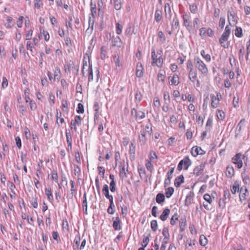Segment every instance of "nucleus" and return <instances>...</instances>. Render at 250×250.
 <instances>
[{
    "instance_id": "f704fd0d",
    "label": "nucleus",
    "mask_w": 250,
    "mask_h": 250,
    "mask_svg": "<svg viewBox=\"0 0 250 250\" xmlns=\"http://www.w3.org/2000/svg\"><path fill=\"white\" fill-rule=\"evenodd\" d=\"M179 215L177 213H174V214L171 217L170 221V224L172 226H174L176 223V221L178 220Z\"/></svg>"
},
{
    "instance_id": "9b49d317",
    "label": "nucleus",
    "mask_w": 250,
    "mask_h": 250,
    "mask_svg": "<svg viewBox=\"0 0 250 250\" xmlns=\"http://www.w3.org/2000/svg\"><path fill=\"white\" fill-rule=\"evenodd\" d=\"M229 38V36L222 34L221 38L219 39L220 44L225 48H228L229 45V42H227L225 43V42L228 40Z\"/></svg>"
},
{
    "instance_id": "39448f33",
    "label": "nucleus",
    "mask_w": 250,
    "mask_h": 250,
    "mask_svg": "<svg viewBox=\"0 0 250 250\" xmlns=\"http://www.w3.org/2000/svg\"><path fill=\"white\" fill-rule=\"evenodd\" d=\"M228 17L229 24L230 26H234L237 22L238 17L230 11H228Z\"/></svg>"
},
{
    "instance_id": "a19ab883",
    "label": "nucleus",
    "mask_w": 250,
    "mask_h": 250,
    "mask_svg": "<svg viewBox=\"0 0 250 250\" xmlns=\"http://www.w3.org/2000/svg\"><path fill=\"white\" fill-rule=\"evenodd\" d=\"M90 10H91V14L92 16L94 18L95 17V14L96 13V6L95 3H93L92 2H90Z\"/></svg>"
},
{
    "instance_id": "c9c22d12",
    "label": "nucleus",
    "mask_w": 250,
    "mask_h": 250,
    "mask_svg": "<svg viewBox=\"0 0 250 250\" xmlns=\"http://www.w3.org/2000/svg\"><path fill=\"white\" fill-rule=\"evenodd\" d=\"M174 192V188L172 187H169L166 189V196L167 198H170Z\"/></svg>"
},
{
    "instance_id": "1a4fd4ad",
    "label": "nucleus",
    "mask_w": 250,
    "mask_h": 250,
    "mask_svg": "<svg viewBox=\"0 0 250 250\" xmlns=\"http://www.w3.org/2000/svg\"><path fill=\"white\" fill-rule=\"evenodd\" d=\"M206 164L205 163H202L200 165L196 167L193 169V173L196 176H198L203 172L205 168Z\"/></svg>"
},
{
    "instance_id": "603ef678",
    "label": "nucleus",
    "mask_w": 250,
    "mask_h": 250,
    "mask_svg": "<svg viewBox=\"0 0 250 250\" xmlns=\"http://www.w3.org/2000/svg\"><path fill=\"white\" fill-rule=\"evenodd\" d=\"M149 158L151 161H153L154 160H157L158 158L156 153L153 151L150 152Z\"/></svg>"
},
{
    "instance_id": "c85d7f7f",
    "label": "nucleus",
    "mask_w": 250,
    "mask_h": 250,
    "mask_svg": "<svg viewBox=\"0 0 250 250\" xmlns=\"http://www.w3.org/2000/svg\"><path fill=\"white\" fill-rule=\"evenodd\" d=\"M113 59L116 65V69H117V67L122 66V63L120 62V57L118 54H114Z\"/></svg>"
},
{
    "instance_id": "de8ad7c7",
    "label": "nucleus",
    "mask_w": 250,
    "mask_h": 250,
    "mask_svg": "<svg viewBox=\"0 0 250 250\" xmlns=\"http://www.w3.org/2000/svg\"><path fill=\"white\" fill-rule=\"evenodd\" d=\"M162 234L164 237H166V239H169V234L168 231V229L167 227H165L162 231Z\"/></svg>"
},
{
    "instance_id": "58836bf2",
    "label": "nucleus",
    "mask_w": 250,
    "mask_h": 250,
    "mask_svg": "<svg viewBox=\"0 0 250 250\" xmlns=\"http://www.w3.org/2000/svg\"><path fill=\"white\" fill-rule=\"evenodd\" d=\"M199 243L200 244L203 246H205L207 244V239L204 235H202L200 236Z\"/></svg>"
},
{
    "instance_id": "bf43d9fd",
    "label": "nucleus",
    "mask_w": 250,
    "mask_h": 250,
    "mask_svg": "<svg viewBox=\"0 0 250 250\" xmlns=\"http://www.w3.org/2000/svg\"><path fill=\"white\" fill-rule=\"evenodd\" d=\"M51 178L55 180L56 183L58 182V175L55 170H53L51 172Z\"/></svg>"
},
{
    "instance_id": "49530a36",
    "label": "nucleus",
    "mask_w": 250,
    "mask_h": 250,
    "mask_svg": "<svg viewBox=\"0 0 250 250\" xmlns=\"http://www.w3.org/2000/svg\"><path fill=\"white\" fill-rule=\"evenodd\" d=\"M106 50L105 47L103 46L101 48V58L102 60H104L106 57Z\"/></svg>"
},
{
    "instance_id": "7c9ffc66",
    "label": "nucleus",
    "mask_w": 250,
    "mask_h": 250,
    "mask_svg": "<svg viewBox=\"0 0 250 250\" xmlns=\"http://www.w3.org/2000/svg\"><path fill=\"white\" fill-rule=\"evenodd\" d=\"M88 83L93 81V70H92V64L89 63L88 68Z\"/></svg>"
},
{
    "instance_id": "6ab92c4d",
    "label": "nucleus",
    "mask_w": 250,
    "mask_h": 250,
    "mask_svg": "<svg viewBox=\"0 0 250 250\" xmlns=\"http://www.w3.org/2000/svg\"><path fill=\"white\" fill-rule=\"evenodd\" d=\"M155 20L156 22H160L162 19V8L160 9H157L155 12V16H154Z\"/></svg>"
},
{
    "instance_id": "4468645a",
    "label": "nucleus",
    "mask_w": 250,
    "mask_h": 250,
    "mask_svg": "<svg viewBox=\"0 0 250 250\" xmlns=\"http://www.w3.org/2000/svg\"><path fill=\"white\" fill-rule=\"evenodd\" d=\"M102 191L103 194L104 195L105 197L109 200V201H111L112 199H113V196L109 194V188L107 185L104 184L103 186Z\"/></svg>"
},
{
    "instance_id": "412c9836",
    "label": "nucleus",
    "mask_w": 250,
    "mask_h": 250,
    "mask_svg": "<svg viewBox=\"0 0 250 250\" xmlns=\"http://www.w3.org/2000/svg\"><path fill=\"white\" fill-rule=\"evenodd\" d=\"M110 2L114 5L116 10H119L122 8V0H110Z\"/></svg>"
},
{
    "instance_id": "4d7b16f0",
    "label": "nucleus",
    "mask_w": 250,
    "mask_h": 250,
    "mask_svg": "<svg viewBox=\"0 0 250 250\" xmlns=\"http://www.w3.org/2000/svg\"><path fill=\"white\" fill-rule=\"evenodd\" d=\"M146 167L148 170L150 171V172L152 171L153 168L150 161L146 160Z\"/></svg>"
},
{
    "instance_id": "20e7f679",
    "label": "nucleus",
    "mask_w": 250,
    "mask_h": 250,
    "mask_svg": "<svg viewBox=\"0 0 250 250\" xmlns=\"http://www.w3.org/2000/svg\"><path fill=\"white\" fill-rule=\"evenodd\" d=\"M211 99V106L213 108H216L218 106L219 101L221 99V95L220 93H217L216 96L214 94L210 95Z\"/></svg>"
},
{
    "instance_id": "8fccbe9b",
    "label": "nucleus",
    "mask_w": 250,
    "mask_h": 250,
    "mask_svg": "<svg viewBox=\"0 0 250 250\" xmlns=\"http://www.w3.org/2000/svg\"><path fill=\"white\" fill-rule=\"evenodd\" d=\"M235 35L238 38L241 37L243 35L242 28L237 27L235 31Z\"/></svg>"
},
{
    "instance_id": "09e8293b",
    "label": "nucleus",
    "mask_w": 250,
    "mask_h": 250,
    "mask_svg": "<svg viewBox=\"0 0 250 250\" xmlns=\"http://www.w3.org/2000/svg\"><path fill=\"white\" fill-rule=\"evenodd\" d=\"M150 226L151 229L154 231H156L158 228V224L156 220H153L151 221L150 223Z\"/></svg>"
},
{
    "instance_id": "13d9d810",
    "label": "nucleus",
    "mask_w": 250,
    "mask_h": 250,
    "mask_svg": "<svg viewBox=\"0 0 250 250\" xmlns=\"http://www.w3.org/2000/svg\"><path fill=\"white\" fill-rule=\"evenodd\" d=\"M230 32H231V28H230L229 25H227L225 27V31L223 32V34L229 37Z\"/></svg>"
},
{
    "instance_id": "bb28decb",
    "label": "nucleus",
    "mask_w": 250,
    "mask_h": 250,
    "mask_svg": "<svg viewBox=\"0 0 250 250\" xmlns=\"http://www.w3.org/2000/svg\"><path fill=\"white\" fill-rule=\"evenodd\" d=\"M182 161L184 166V169L187 170L188 167L191 165L190 160L188 156H186Z\"/></svg>"
},
{
    "instance_id": "3c124183",
    "label": "nucleus",
    "mask_w": 250,
    "mask_h": 250,
    "mask_svg": "<svg viewBox=\"0 0 250 250\" xmlns=\"http://www.w3.org/2000/svg\"><path fill=\"white\" fill-rule=\"evenodd\" d=\"M216 116L218 119L220 120H223L225 116V113L221 110H218Z\"/></svg>"
},
{
    "instance_id": "0e129e2a",
    "label": "nucleus",
    "mask_w": 250,
    "mask_h": 250,
    "mask_svg": "<svg viewBox=\"0 0 250 250\" xmlns=\"http://www.w3.org/2000/svg\"><path fill=\"white\" fill-rule=\"evenodd\" d=\"M52 234L53 239L56 240L58 243L60 240V238L58 232L53 231Z\"/></svg>"
},
{
    "instance_id": "c756f323",
    "label": "nucleus",
    "mask_w": 250,
    "mask_h": 250,
    "mask_svg": "<svg viewBox=\"0 0 250 250\" xmlns=\"http://www.w3.org/2000/svg\"><path fill=\"white\" fill-rule=\"evenodd\" d=\"M81 241V237L79 234L77 235L74 239V242L75 245L73 246L74 250H78L79 247V243Z\"/></svg>"
},
{
    "instance_id": "a211bd4d",
    "label": "nucleus",
    "mask_w": 250,
    "mask_h": 250,
    "mask_svg": "<svg viewBox=\"0 0 250 250\" xmlns=\"http://www.w3.org/2000/svg\"><path fill=\"white\" fill-rule=\"evenodd\" d=\"M139 140L141 146L144 145L146 144V133L144 130L141 131L140 134L139 135Z\"/></svg>"
},
{
    "instance_id": "ddd939ff",
    "label": "nucleus",
    "mask_w": 250,
    "mask_h": 250,
    "mask_svg": "<svg viewBox=\"0 0 250 250\" xmlns=\"http://www.w3.org/2000/svg\"><path fill=\"white\" fill-rule=\"evenodd\" d=\"M144 67L141 62H138L136 65V75L138 78L143 77Z\"/></svg>"
},
{
    "instance_id": "052dcab7",
    "label": "nucleus",
    "mask_w": 250,
    "mask_h": 250,
    "mask_svg": "<svg viewBox=\"0 0 250 250\" xmlns=\"http://www.w3.org/2000/svg\"><path fill=\"white\" fill-rule=\"evenodd\" d=\"M197 6L195 4H192L189 6V10L192 13L195 14L197 11Z\"/></svg>"
},
{
    "instance_id": "e2e57ef3",
    "label": "nucleus",
    "mask_w": 250,
    "mask_h": 250,
    "mask_svg": "<svg viewBox=\"0 0 250 250\" xmlns=\"http://www.w3.org/2000/svg\"><path fill=\"white\" fill-rule=\"evenodd\" d=\"M77 112L78 113H83L84 112L83 105L82 104L79 103L78 104Z\"/></svg>"
},
{
    "instance_id": "338daca9",
    "label": "nucleus",
    "mask_w": 250,
    "mask_h": 250,
    "mask_svg": "<svg viewBox=\"0 0 250 250\" xmlns=\"http://www.w3.org/2000/svg\"><path fill=\"white\" fill-rule=\"evenodd\" d=\"M42 5V0H34V7L37 9Z\"/></svg>"
},
{
    "instance_id": "4be33fe9",
    "label": "nucleus",
    "mask_w": 250,
    "mask_h": 250,
    "mask_svg": "<svg viewBox=\"0 0 250 250\" xmlns=\"http://www.w3.org/2000/svg\"><path fill=\"white\" fill-rule=\"evenodd\" d=\"M61 77V72L60 68L58 67H55L54 71V78L53 81H55L56 80L59 81Z\"/></svg>"
},
{
    "instance_id": "423d86ee",
    "label": "nucleus",
    "mask_w": 250,
    "mask_h": 250,
    "mask_svg": "<svg viewBox=\"0 0 250 250\" xmlns=\"http://www.w3.org/2000/svg\"><path fill=\"white\" fill-rule=\"evenodd\" d=\"M183 24L186 27L187 30L190 32L192 26L190 25V21L189 19V16L186 14L183 15Z\"/></svg>"
},
{
    "instance_id": "aec40b11",
    "label": "nucleus",
    "mask_w": 250,
    "mask_h": 250,
    "mask_svg": "<svg viewBox=\"0 0 250 250\" xmlns=\"http://www.w3.org/2000/svg\"><path fill=\"white\" fill-rule=\"evenodd\" d=\"M184 182V177L183 175H181L177 177L174 181V185L176 187H179Z\"/></svg>"
},
{
    "instance_id": "9d476101",
    "label": "nucleus",
    "mask_w": 250,
    "mask_h": 250,
    "mask_svg": "<svg viewBox=\"0 0 250 250\" xmlns=\"http://www.w3.org/2000/svg\"><path fill=\"white\" fill-rule=\"evenodd\" d=\"M113 227L115 230H119L122 229V222L119 216L113 218Z\"/></svg>"
},
{
    "instance_id": "f03ea898",
    "label": "nucleus",
    "mask_w": 250,
    "mask_h": 250,
    "mask_svg": "<svg viewBox=\"0 0 250 250\" xmlns=\"http://www.w3.org/2000/svg\"><path fill=\"white\" fill-rule=\"evenodd\" d=\"M151 65L153 66H157L159 68H162L163 64L162 58L157 57L156 54L155 50L154 48L151 49Z\"/></svg>"
},
{
    "instance_id": "b1692460",
    "label": "nucleus",
    "mask_w": 250,
    "mask_h": 250,
    "mask_svg": "<svg viewBox=\"0 0 250 250\" xmlns=\"http://www.w3.org/2000/svg\"><path fill=\"white\" fill-rule=\"evenodd\" d=\"M188 77L189 80L193 83L196 80L197 74L194 70H189L188 72Z\"/></svg>"
},
{
    "instance_id": "a18cd8bd",
    "label": "nucleus",
    "mask_w": 250,
    "mask_h": 250,
    "mask_svg": "<svg viewBox=\"0 0 250 250\" xmlns=\"http://www.w3.org/2000/svg\"><path fill=\"white\" fill-rule=\"evenodd\" d=\"M83 208H85V214H87V203L86 200V193L85 192L84 193L83 196Z\"/></svg>"
},
{
    "instance_id": "c03bdc74",
    "label": "nucleus",
    "mask_w": 250,
    "mask_h": 250,
    "mask_svg": "<svg viewBox=\"0 0 250 250\" xmlns=\"http://www.w3.org/2000/svg\"><path fill=\"white\" fill-rule=\"evenodd\" d=\"M142 99V95L140 91L137 90L135 95V100L136 102L139 103Z\"/></svg>"
},
{
    "instance_id": "79ce46f5",
    "label": "nucleus",
    "mask_w": 250,
    "mask_h": 250,
    "mask_svg": "<svg viewBox=\"0 0 250 250\" xmlns=\"http://www.w3.org/2000/svg\"><path fill=\"white\" fill-rule=\"evenodd\" d=\"M135 146L132 143L129 146V154L130 155L132 156V157L134 156V154H135Z\"/></svg>"
},
{
    "instance_id": "72a5a7b5",
    "label": "nucleus",
    "mask_w": 250,
    "mask_h": 250,
    "mask_svg": "<svg viewBox=\"0 0 250 250\" xmlns=\"http://www.w3.org/2000/svg\"><path fill=\"white\" fill-rule=\"evenodd\" d=\"M179 78L177 75H174L170 81L171 83V84L177 85L179 83Z\"/></svg>"
},
{
    "instance_id": "cd10ccee",
    "label": "nucleus",
    "mask_w": 250,
    "mask_h": 250,
    "mask_svg": "<svg viewBox=\"0 0 250 250\" xmlns=\"http://www.w3.org/2000/svg\"><path fill=\"white\" fill-rule=\"evenodd\" d=\"M171 26L172 29H177L179 26V20L177 17L176 14H175V17L173 19L171 23Z\"/></svg>"
},
{
    "instance_id": "5701e85b",
    "label": "nucleus",
    "mask_w": 250,
    "mask_h": 250,
    "mask_svg": "<svg viewBox=\"0 0 250 250\" xmlns=\"http://www.w3.org/2000/svg\"><path fill=\"white\" fill-rule=\"evenodd\" d=\"M45 194L47 196V199L51 202L54 200L53 196L52 194L51 189L50 188H45L44 189Z\"/></svg>"
},
{
    "instance_id": "0eeeda50",
    "label": "nucleus",
    "mask_w": 250,
    "mask_h": 250,
    "mask_svg": "<svg viewBox=\"0 0 250 250\" xmlns=\"http://www.w3.org/2000/svg\"><path fill=\"white\" fill-rule=\"evenodd\" d=\"M131 115L134 116L136 120H141L145 118V114L141 111H137L135 108H133L131 111Z\"/></svg>"
},
{
    "instance_id": "dca6fc26",
    "label": "nucleus",
    "mask_w": 250,
    "mask_h": 250,
    "mask_svg": "<svg viewBox=\"0 0 250 250\" xmlns=\"http://www.w3.org/2000/svg\"><path fill=\"white\" fill-rule=\"evenodd\" d=\"M234 170L232 166H229L226 168V175L228 178H231L234 174Z\"/></svg>"
},
{
    "instance_id": "a878e982",
    "label": "nucleus",
    "mask_w": 250,
    "mask_h": 250,
    "mask_svg": "<svg viewBox=\"0 0 250 250\" xmlns=\"http://www.w3.org/2000/svg\"><path fill=\"white\" fill-rule=\"evenodd\" d=\"M165 200V195L162 193H159L156 197V201L158 204H161L164 202Z\"/></svg>"
},
{
    "instance_id": "2f4dec72",
    "label": "nucleus",
    "mask_w": 250,
    "mask_h": 250,
    "mask_svg": "<svg viewBox=\"0 0 250 250\" xmlns=\"http://www.w3.org/2000/svg\"><path fill=\"white\" fill-rule=\"evenodd\" d=\"M245 53V48L244 46H241L239 50V59L240 61L244 60V57Z\"/></svg>"
},
{
    "instance_id": "774afa93",
    "label": "nucleus",
    "mask_w": 250,
    "mask_h": 250,
    "mask_svg": "<svg viewBox=\"0 0 250 250\" xmlns=\"http://www.w3.org/2000/svg\"><path fill=\"white\" fill-rule=\"evenodd\" d=\"M74 122L79 126L82 124V118L80 116L77 115L75 117Z\"/></svg>"
},
{
    "instance_id": "f8f14e48",
    "label": "nucleus",
    "mask_w": 250,
    "mask_h": 250,
    "mask_svg": "<svg viewBox=\"0 0 250 250\" xmlns=\"http://www.w3.org/2000/svg\"><path fill=\"white\" fill-rule=\"evenodd\" d=\"M112 44L113 46L121 47L123 42L121 38L118 36H113L111 39Z\"/></svg>"
},
{
    "instance_id": "37998d69",
    "label": "nucleus",
    "mask_w": 250,
    "mask_h": 250,
    "mask_svg": "<svg viewBox=\"0 0 250 250\" xmlns=\"http://www.w3.org/2000/svg\"><path fill=\"white\" fill-rule=\"evenodd\" d=\"M201 55L202 57L208 62H210L211 60V57L209 54H206L205 51L204 50H202L201 51Z\"/></svg>"
},
{
    "instance_id": "5fc2aeb1",
    "label": "nucleus",
    "mask_w": 250,
    "mask_h": 250,
    "mask_svg": "<svg viewBox=\"0 0 250 250\" xmlns=\"http://www.w3.org/2000/svg\"><path fill=\"white\" fill-rule=\"evenodd\" d=\"M122 25H121L119 23H117L116 24V32L117 34L120 35L122 33Z\"/></svg>"
},
{
    "instance_id": "7ed1b4c3",
    "label": "nucleus",
    "mask_w": 250,
    "mask_h": 250,
    "mask_svg": "<svg viewBox=\"0 0 250 250\" xmlns=\"http://www.w3.org/2000/svg\"><path fill=\"white\" fill-rule=\"evenodd\" d=\"M245 156L241 153L236 154L231 159L232 162L236 165L238 168H241L243 167L242 160L245 159Z\"/></svg>"
},
{
    "instance_id": "e433bc0d",
    "label": "nucleus",
    "mask_w": 250,
    "mask_h": 250,
    "mask_svg": "<svg viewBox=\"0 0 250 250\" xmlns=\"http://www.w3.org/2000/svg\"><path fill=\"white\" fill-rule=\"evenodd\" d=\"M120 176L122 179L126 178L127 175L125 172V165L122 166V168L120 170Z\"/></svg>"
},
{
    "instance_id": "6e6552de",
    "label": "nucleus",
    "mask_w": 250,
    "mask_h": 250,
    "mask_svg": "<svg viewBox=\"0 0 250 250\" xmlns=\"http://www.w3.org/2000/svg\"><path fill=\"white\" fill-rule=\"evenodd\" d=\"M205 153V151L201 148V147L195 146L192 147L191 150V154L194 157H196L198 155H203Z\"/></svg>"
},
{
    "instance_id": "ea45409f",
    "label": "nucleus",
    "mask_w": 250,
    "mask_h": 250,
    "mask_svg": "<svg viewBox=\"0 0 250 250\" xmlns=\"http://www.w3.org/2000/svg\"><path fill=\"white\" fill-rule=\"evenodd\" d=\"M62 227L63 229H66L67 231L69 230V227L66 218L63 219Z\"/></svg>"
},
{
    "instance_id": "6e6d98bb",
    "label": "nucleus",
    "mask_w": 250,
    "mask_h": 250,
    "mask_svg": "<svg viewBox=\"0 0 250 250\" xmlns=\"http://www.w3.org/2000/svg\"><path fill=\"white\" fill-rule=\"evenodd\" d=\"M200 20L198 18H196L194 19L193 21V26L196 30L198 29L199 24L200 23Z\"/></svg>"
},
{
    "instance_id": "393cba45",
    "label": "nucleus",
    "mask_w": 250,
    "mask_h": 250,
    "mask_svg": "<svg viewBox=\"0 0 250 250\" xmlns=\"http://www.w3.org/2000/svg\"><path fill=\"white\" fill-rule=\"evenodd\" d=\"M66 142L68 144V146H70V149H72V136L69 130H66L65 132Z\"/></svg>"
},
{
    "instance_id": "f257e3e1",
    "label": "nucleus",
    "mask_w": 250,
    "mask_h": 250,
    "mask_svg": "<svg viewBox=\"0 0 250 250\" xmlns=\"http://www.w3.org/2000/svg\"><path fill=\"white\" fill-rule=\"evenodd\" d=\"M195 67L204 75L206 76L208 73L207 65L199 57H195L193 62Z\"/></svg>"
},
{
    "instance_id": "f3484780",
    "label": "nucleus",
    "mask_w": 250,
    "mask_h": 250,
    "mask_svg": "<svg viewBox=\"0 0 250 250\" xmlns=\"http://www.w3.org/2000/svg\"><path fill=\"white\" fill-rule=\"evenodd\" d=\"M170 212V211L169 209L167 208H165L160 216V219L163 221H166L167 219Z\"/></svg>"
},
{
    "instance_id": "473e14b6",
    "label": "nucleus",
    "mask_w": 250,
    "mask_h": 250,
    "mask_svg": "<svg viewBox=\"0 0 250 250\" xmlns=\"http://www.w3.org/2000/svg\"><path fill=\"white\" fill-rule=\"evenodd\" d=\"M194 245L195 241H194L193 243H192V241L191 239H188L186 241V249L187 250H193V248L192 247V245Z\"/></svg>"
},
{
    "instance_id": "4c0bfd02",
    "label": "nucleus",
    "mask_w": 250,
    "mask_h": 250,
    "mask_svg": "<svg viewBox=\"0 0 250 250\" xmlns=\"http://www.w3.org/2000/svg\"><path fill=\"white\" fill-rule=\"evenodd\" d=\"M41 34L44 36L45 41H48L49 40V35L47 31H45L42 28H40Z\"/></svg>"
},
{
    "instance_id": "864d4df0",
    "label": "nucleus",
    "mask_w": 250,
    "mask_h": 250,
    "mask_svg": "<svg viewBox=\"0 0 250 250\" xmlns=\"http://www.w3.org/2000/svg\"><path fill=\"white\" fill-rule=\"evenodd\" d=\"M149 241V236L145 237L142 242V247L146 248Z\"/></svg>"
},
{
    "instance_id": "69168bd1",
    "label": "nucleus",
    "mask_w": 250,
    "mask_h": 250,
    "mask_svg": "<svg viewBox=\"0 0 250 250\" xmlns=\"http://www.w3.org/2000/svg\"><path fill=\"white\" fill-rule=\"evenodd\" d=\"M81 168L77 165H74V172L75 175L79 176L81 174Z\"/></svg>"
},
{
    "instance_id": "680f3d73",
    "label": "nucleus",
    "mask_w": 250,
    "mask_h": 250,
    "mask_svg": "<svg viewBox=\"0 0 250 250\" xmlns=\"http://www.w3.org/2000/svg\"><path fill=\"white\" fill-rule=\"evenodd\" d=\"M110 189L112 192L116 191V182L115 181H111L110 183Z\"/></svg>"
},
{
    "instance_id": "2eb2a0df",
    "label": "nucleus",
    "mask_w": 250,
    "mask_h": 250,
    "mask_svg": "<svg viewBox=\"0 0 250 250\" xmlns=\"http://www.w3.org/2000/svg\"><path fill=\"white\" fill-rule=\"evenodd\" d=\"M187 227V220L186 217H182L179 221V228L181 232L184 231Z\"/></svg>"
}]
</instances>
